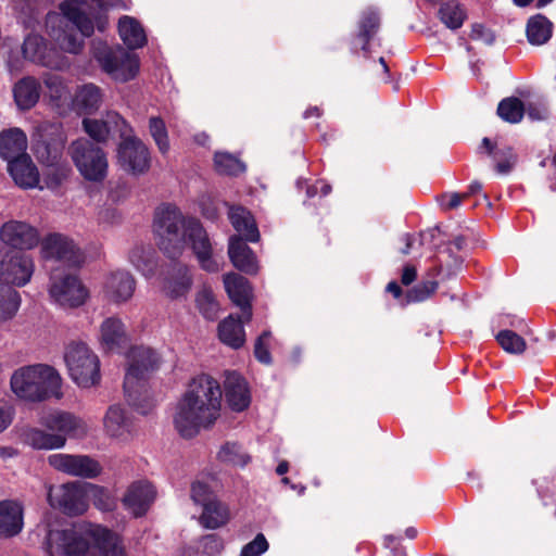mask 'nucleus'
Wrapping results in <instances>:
<instances>
[{"label": "nucleus", "instance_id": "obj_1", "mask_svg": "<svg viewBox=\"0 0 556 556\" xmlns=\"http://www.w3.org/2000/svg\"><path fill=\"white\" fill-rule=\"evenodd\" d=\"M222 389L216 379L200 375L191 380L177 404L174 425L185 439L195 437L201 428L212 427L219 417Z\"/></svg>", "mask_w": 556, "mask_h": 556}, {"label": "nucleus", "instance_id": "obj_2", "mask_svg": "<svg viewBox=\"0 0 556 556\" xmlns=\"http://www.w3.org/2000/svg\"><path fill=\"white\" fill-rule=\"evenodd\" d=\"M43 545L49 556H125L117 535L99 525H90L84 531L75 527L50 529Z\"/></svg>", "mask_w": 556, "mask_h": 556}, {"label": "nucleus", "instance_id": "obj_3", "mask_svg": "<svg viewBox=\"0 0 556 556\" xmlns=\"http://www.w3.org/2000/svg\"><path fill=\"white\" fill-rule=\"evenodd\" d=\"M159 363V355L152 349L136 346L130 351V363L123 387L128 405L141 415L149 414L154 406L148 381Z\"/></svg>", "mask_w": 556, "mask_h": 556}, {"label": "nucleus", "instance_id": "obj_4", "mask_svg": "<svg viewBox=\"0 0 556 556\" xmlns=\"http://www.w3.org/2000/svg\"><path fill=\"white\" fill-rule=\"evenodd\" d=\"M10 384L17 397L30 402H42L50 397L60 399L62 396L61 377L49 365L37 364L23 367L14 371Z\"/></svg>", "mask_w": 556, "mask_h": 556}, {"label": "nucleus", "instance_id": "obj_5", "mask_svg": "<svg viewBox=\"0 0 556 556\" xmlns=\"http://www.w3.org/2000/svg\"><path fill=\"white\" fill-rule=\"evenodd\" d=\"M189 217L180 210L166 204L159 207L154 215L153 228L157 237V247L169 260H178L185 250V229Z\"/></svg>", "mask_w": 556, "mask_h": 556}, {"label": "nucleus", "instance_id": "obj_6", "mask_svg": "<svg viewBox=\"0 0 556 556\" xmlns=\"http://www.w3.org/2000/svg\"><path fill=\"white\" fill-rule=\"evenodd\" d=\"M68 153L86 180L101 182L105 179L109 164L101 147L86 138H79L71 143Z\"/></svg>", "mask_w": 556, "mask_h": 556}, {"label": "nucleus", "instance_id": "obj_7", "mask_svg": "<svg viewBox=\"0 0 556 556\" xmlns=\"http://www.w3.org/2000/svg\"><path fill=\"white\" fill-rule=\"evenodd\" d=\"M64 361L70 377L79 387L90 388L100 382V362L85 343H71L66 348Z\"/></svg>", "mask_w": 556, "mask_h": 556}, {"label": "nucleus", "instance_id": "obj_8", "mask_svg": "<svg viewBox=\"0 0 556 556\" xmlns=\"http://www.w3.org/2000/svg\"><path fill=\"white\" fill-rule=\"evenodd\" d=\"M185 247L192 251L200 268L206 273H217L219 264L214 257V248L208 232L195 217H189L185 229Z\"/></svg>", "mask_w": 556, "mask_h": 556}, {"label": "nucleus", "instance_id": "obj_9", "mask_svg": "<svg viewBox=\"0 0 556 556\" xmlns=\"http://www.w3.org/2000/svg\"><path fill=\"white\" fill-rule=\"evenodd\" d=\"M117 163L128 174H146L151 167L149 148L135 136L126 137L117 147Z\"/></svg>", "mask_w": 556, "mask_h": 556}, {"label": "nucleus", "instance_id": "obj_10", "mask_svg": "<svg viewBox=\"0 0 556 556\" xmlns=\"http://www.w3.org/2000/svg\"><path fill=\"white\" fill-rule=\"evenodd\" d=\"M33 258L21 251H11L0 260V280L3 285L23 287L34 274Z\"/></svg>", "mask_w": 556, "mask_h": 556}, {"label": "nucleus", "instance_id": "obj_11", "mask_svg": "<svg viewBox=\"0 0 556 556\" xmlns=\"http://www.w3.org/2000/svg\"><path fill=\"white\" fill-rule=\"evenodd\" d=\"M49 502L65 515H81L88 507L86 486L80 485L78 482L62 484L49 492Z\"/></svg>", "mask_w": 556, "mask_h": 556}, {"label": "nucleus", "instance_id": "obj_12", "mask_svg": "<svg viewBox=\"0 0 556 556\" xmlns=\"http://www.w3.org/2000/svg\"><path fill=\"white\" fill-rule=\"evenodd\" d=\"M48 464L58 471L88 479L98 477L102 471L99 462L88 455L51 454Z\"/></svg>", "mask_w": 556, "mask_h": 556}, {"label": "nucleus", "instance_id": "obj_13", "mask_svg": "<svg viewBox=\"0 0 556 556\" xmlns=\"http://www.w3.org/2000/svg\"><path fill=\"white\" fill-rule=\"evenodd\" d=\"M42 257L62 263L68 267H79L84 257L72 240L60 233H51L41 243Z\"/></svg>", "mask_w": 556, "mask_h": 556}, {"label": "nucleus", "instance_id": "obj_14", "mask_svg": "<svg viewBox=\"0 0 556 556\" xmlns=\"http://www.w3.org/2000/svg\"><path fill=\"white\" fill-rule=\"evenodd\" d=\"M51 279L50 294L60 305L78 307L86 302L88 291L77 276L67 274L56 279L53 275Z\"/></svg>", "mask_w": 556, "mask_h": 556}, {"label": "nucleus", "instance_id": "obj_15", "mask_svg": "<svg viewBox=\"0 0 556 556\" xmlns=\"http://www.w3.org/2000/svg\"><path fill=\"white\" fill-rule=\"evenodd\" d=\"M40 424L55 434L70 439H83L87 435L88 426L83 418L66 410H53L40 419Z\"/></svg>", "mask_w": 556, "mask_h": 556}, {"label": "nucleus", "instance_id": "obj_16", "mask_svg": "<svg viewBox=\"0 0 556 556\" xmlns=\"http://www.w3.org/2000/svg\"><path fill=\"white\" fill-rule=\"evenodd\" d=\"M0 239L7 245L22 251L35 248L39 242V233L25 222L9 220L0 228Z\"/></svg>", "mask_w": 556, "mask_h": 556}, {"label": "nucleus", "instance_id": "obj_17", "mask_svg": "<svg viewBox=\"0 0 556 556\" xmlns=\"http://www.w3.org/2000/svg\"><path fill=\"white\" fill-rule=\"evenodd\" d=\"M84 131L94 141L96 144L106 143L110 135L119 131L124 135L126 121L121 114L114 111L106 112L104 118L85 117L81 122Z\"/></svg>", "mask_w": 556, "mask_h": 556}, {"label": "nucleus", "instance_id": "obj_18", "mask_svg": "<svg viewBox=\"0 0 556 556\" xmlns=\"http://www.w3.org/2000/svg\"><path fill=\"white\" fill-rule=\"evenodd\" d=\"M225 289L231 302L238 306L245 320L252 318V287L249 280L236 273L224 277Z\"/></svg>", "mask_w": 556, "mask_h": 556}, {"label": "nucleus", "instance_id": "obj_19", "mask_svg": "<svg viewBox=\"0 0 556 556\" xmlns=\"http://www.w3.org/2000/svg\"><path fill=\"white\" fill-rule=\"evenodd\" d=\"M155 494L156 492L150 482L135 481L128 486L122 502L125 508L138 518L147 514Z\"/></svg>", "mask_w": 556, "mask_h": 556}, {"label": "nucleus", "instance_id": "obj_20", "mask_svg": "<svg viewBox=\"0 0 556 556\" xmlns=\"http://www.w3.org/2000/svg\"><path fill=\"white\" fill-rule=\"evenodd\" d=\"M225 399L231 410L243 412L251 404L248 381L237 371L226 374L224 381Z\"/></svg>", "mask_w": 556, "mask_h": 556}, {"label": "nucleus", "instance_id": "obj_21", "mask_svg": "<svg viewBox=\"0 0 556 556\" xmlns=\"http://www.w3.org/2000/svg\"><path fill=\"white\" fill-rule=\"evenodd\" d=\"M228 207V218L243 241L257 242L260 240V231L255 218L252 213L242 205H233L225 202Z\"/></svg>", "mask_w": 556, "mask_h": 556}, {"label": "nucleus", "instance_id": "obj_22", "mask_svg": "<svg viewBox=\"0 0 556 556\" xmlns=\"http://www.w3.org/2000/svg\"><path fill=\"white\" fill-rule=\"evenodd\" d=\"M240 236H230L228 255L232 265L248 275H255L258 270L257 258L253 250Z\"/></svg>", "mask_w": 556, "mask_h": 556}, {"label": "nucleus", "instance_id": "obj_23", "mask_svg": "<svg viewBox=\"0 0 556 556\" xmlns=\"http://www.w3.org/2000/svg\"><path fill=\"white\" fill-rule=\"evenodd\" d=\"M24 508L14 500L0 501V538H13L24 526Z\"/></svg>", "mask_w": 556, "mask_h": 556}, {"label": "nucleus", "instance_id": "obj_24", "mask_svg": "<svg viewBox=\"0 0 556 556\" xmlns=\"http://www.w3.org/2000/svg\"><path fill=\"white\" fill-rule=\"evenodd\" d=\"M136 290V280L128 273L117 270L112 273L105 281L104 294L114 303H124L131 299Z\"/></svg>", "mask_w": 556, "mask_h": 556}, {"label": "nucleus", "instance_id": "obj_25", "mask_svg": "<svg viewBox=\"0 0 556 556\" xmlns=\"http://www.w3.org/2000/svg\"><path fill=\"white\" fill-rule=\"evenodd\" d=\"M8 172L14 182L23 188H35L39 184V172L28 154L22 155L15 160H10L8 163Z\"/></svg>", "mask_w": 556, "mask_h": 556}, {"label": "nucleus", "instance_id": "obj_26", "mask_svg": "<svg viewBox=\"0 0 556 556\" xmlns=\"http://www.w3.org/2000/svg\"><path fill=\"white\" fill-rule=\"evenodd\" d=\"M242 314L235 317L230 314L223 319L217 327L218 339L231 349L238 350L245 343V331L243 325L249 323Z\"/></svg>", "mask_w": 556, "mask_h": 556}, {"label": "nucleus", "instance_id": "obj_27", "mask_svg": "<svg viewBox=\"0 0 556 556\" xmlns=\"http://www.w3.org/2000/svg\"><path fill=\"white\" fill-rule=\"evenodd\" d=\"M24 65L50 66L51 53L47 49L45 39L40 35H28L22 46Z\"/></svg>", "mask_w": 556, "mask_h": 556}, {"label": "nucleus", "instance_id": "obj_28", "mask_svg": "<svg viewBox=\"0 0 556 556\" xmlns=\"http://www.w3.org/2000/svg\"><path fill=\"white\" fill-rule=\"evenodd\" d=\"M27 137L20 128H10L0 134V156L8 163L26 153Z\"/></svg>", "mask_w": 556, "mask_h": 556}, {"label": "nucleus", "instance_id": "obj_29", "mask_svg": "<svg viewBox=\"0 0 556 556\" xmlns=\"http://www.w3.org/2000/svg\"><path fill=\"white\" fill-rule=\"evenodd\" d=\"M13 97L17 108L28 111L34 108L40 97V85L33 77H24L14 85Z\"/></svg>", "mask_w": 556, "mask_h": 556}, {"label": "nucleus", "instance_id": "obj_30", "mask_svg": "<svg viewBox=\"0 0 556 556\" xmlns=\"http://www.w3.org/2000/svg\"><path fill=\"white\" fill-rule=\"evenodd\" d=\"M118 33L129 49H138L146 45L147 36L141 24L134 17L125 15L119 18Z\"/></svg>", "mask_w": 556, "mask_h": 556}, {"label": "nucleus", "instance_id": "obj_31", "mask_svg": "<svg viewBox=\"0 0 556 556\" xmlns=\"http://www.w3.org/2000/svg\"><path fill=\"white\" fill-rule=\"evenodd\" d=\"M24 442L36 450L62 448L66 439L61 434L48 433L38 428H28L23 432Z\"/></svg>", "mask_w": 556, "mask_h": 556}, {"label": "nucleus", "instance_id": "obj_32", "mask_svg": "<svg viewBox=\"0 0 556 556\" xmlns=\"http://www.w3.org/2000/svg\"><path fill=\"white\" fill-rule=\"evenodd\" d=\"M379 27L380 18L378 13L370 9L363 11L357 22L355 45L365 50L369 41L377 34Z\"/></svg>", "mask_w": 556, "mask_h": 556}, {"label": "nucleus", "instance_id": "obj_33", "mask_svg": "<svg viewBox=\"0 0 556 556\" xmlns=\"http://www.w3.org/2000/svg\"><path fill=\"white\" fill-rule=\"evenodd\" d=\"M102 102V93L98 86L86 84L81 86L75 93L74 105L84 114L94 113Z\"/></svg>", "mask_w": 556, "mask_h": 556}, {"label": "nucleus", "instance_id": "obj_34", "mask_svg": "<svg viewBox=\"0 0 556 556\" xmlns=\"http://www.w3.org/2000/svg\"><path fill=\"white\" fill-rule=\"evenodd\" d=\"M63 142L55 138H41L37 140L33 147L35 156L37 157L39 163H41L45 166L63 161Z\"/></svg>", "mask_w": 556, "mask_h": 556}, {"label": "nucleus", "instance_id": "obj_35", "mask_svg": "<svg viewBox=\"0 0 556 556\" xmlns=\"http://www.w3.org/2000/svg\"><path fill=\"white\" fill-rule=\"evenodd\" d=\"M202 509L200 523L206 529H218L229 520V509L218 498Z\"/></svg>", "mask_w": 556, "mask_h": 556}, {"label": "nucleus", "instance_id": "obj_36", "mask_svg": "<svg viewBox=\"0 0 556 556\" xmlns=\"http://www.w3.org/2000/svg\"><path fill=\"white\" fill-rule=\"evenodd\" d=\"M526 31L528 41L531 45L541 46L551 39L553 24L545 16L538 14L528 21Z\"/></svg>", "mask_w": 556, "mask_h": 556}, {"label": "nucleus", "instance_id": "obj_37", "mask_svg": "<svg viewBox=\"0 0 556 556\" xmlns=\"http://www.w3.org/2000/svg\"><path fill=\"white\" fill-rule=\"evenodd\" d=\"M191 286L192 278L188 274V268L186 266H179L177 276L166 279L164 291L169 299L176 300L185 296L191 289Z\"/></svg>", "mask_w": 556, "mask_h": 556}, {"label": "nucleus", "instance_id": "obj_38", "mask_svg": "<svg viewBox=\"0 0 556 556\" xmlns=\"http://www.w3.org/2000/svg\"><path fill=\"white\" fill-rule=\"evenodd\" d=\"M72 167L66 161H60L46 165L43 169V182L50 190L59 189L71 176Z\"/></svg>", "mask_w": 556, "mask_h": 556}, {"label": "nucleus", "instance_id": "obj_39", "mask_svg": "<svg viewBox=\"0 0 556 556\" xmlns=\"http://www.w3.org/2000/svg\"><path fill=\"white\" fill-rule=\"evenodd\" d=\"M214 166L218 174L237 177L247 170V165L236 155L228 152H216Z\"/></svg>", "mask_w": 556, "mask_h": 556}, {"label": "nucleus", "instance_id": "obj_40", "mask_svg": "<svg viewBox=\"0 0 556 556\" xmlns=\"http://www.w3.org/2000/svg\"><path fill=\"white\" fill-rule=\"evenodd\" d=\"M21 303L20 293L11 286L0 282V321L11 319Z\"/></svg>", "mask_w": 556, "mask_h": 556}, {"label": "nucleus", "instance_id": "obj_41", "mask_svg": "<svg viewBox=\"0 0 556 556\" xmlns=\"http://www.w3.org/2000/svg\"><path fill=\"white\" fill-rule=\"evenodd\" d=\"M86 498L90 500L94 507L102 511H112L116 507V500L111 492L101 485L87 483Z\"/></svg>", "mask_w": 556, "mask_h": 556}, {"label": "nucleus", "instance_id": "obj_42", "mask_svg": "<svg viewBox=\"0 0 556 556\" xmlns=\"http://www.w3.org/2000/svg\"><path fill=\"white\" fill-rule=\"evenodd\" d=\"M101 338L109 349L118 346L125 338L124 325L121 319L106 318L101 325Z\"/></svg>", "mask_w": 556, "mask_h": 556}, {"label": "nucleus", "instance_id": "obj_43", "mask_svg": "<svg viewBox=\"0 0 556 556\" xmlns=\"http://www.w3.org/2000/svg\"><path fill=\"white\" fill-rule=\"evenodd\" d=\"M195 305L200 314L207 320H215L218 315L219 304L208 287H203L195 296Z\"/></svg>", "mask_w": 556, "mask_h": 556}, {"label": "nucleus", "instance_id": "obj_44", "mask_svg": "<svg viewBox=\"0 0 556 556\" xmlns=\"http://www.w3.org/2000/svg\"><path fill=\"white\" fill-rule=\"evenodd\" d=\"M217 458L222 463L241 467L245 466L251 459L243 452L242 446L236 442H226L217 453Z\"/></svg>", "mask_w": 556, "mask_h": 556}, {"label": "nucleus", "instance_id": "obj_45", "mask_svg": "<svg viewBox=\"0 0 556 556\" xmlns=\"http://www.w3.org/2000/svg\"><path fill=\"white\" fill-rule=\"evenodd\" d=\"M441 21L452 29L460 27L465 21L466 13L460 4L454 0L444 2L439 11Z\"/></svg>", "mask_w": 556, "mask_h": 556}, {"label": "nucleus", "instance_id": "obj_46", "mask_svg": "<svg viewBox=\"0 0 556 556\" xmlns=\"http://www.w3.org/2000/svg\"><path fill=\"white\" fill-rule=\"evenodd\" d=\"M498 116L507 123H518L523 117V105L516 98L504 99L497 106Z\"/></svg>", "mask_w": 556, "mask_h": 556}, {"label": "nucleus", "instance_id": "obj_47", "mask_svg": "<svg viewBox=\"0 0 556 556\" xmlns=\"http://www.w3.org/2000/svg\"><path fill=\"white\" fill-rule=\"evenodd\" d=\"M190 497L195 505H200L203 508L208 506L207 504L213 503L217 500V496L213 492L211 485L207 482L195 480L190 486Z\"/></svg>", "mask_w": 556, "mask_h": 556}, {"label": "nucleus", "instance_id": "obj_48", "mask_svg": "<svg viewBox=\"0 0 556 556\" xmlns=\"http://www.w3.org/2000/svg\"><path fill=\"white\" fill-rule=\"evenodd\" d=\"M496 339L502 349L510 354H521L527 346L523 338L510 330L501 331Z\"/></svg>", "mask_w": 556, "mask_h": 556}, {"label": "nucleus", "instance_id": "obj_49", "mask_svg": "<svg viewBox=\"0 0 556 556\" xmlns=\"http://www.w3.org/2000/svg\"><path fill=\"white\" fill-rule=\"evenodd\" d=\"M126 417L124 409L118 405H112L109 407L104 417V427L108 433L112 437L121 434V430L125 425Z\"/></svg>", "mask_w": 556, "mask_h": 556}, {"label": "nucleus", "instance_id": "obj_50", "mask_svg": "<svg viewBox=\"0 0 556 556\" xmlns=\"http://www.w3.org/2000/svg\"><path fill=\"white\" fill-rule=\"evenodd\" d=\"M149 129L160 152L166 154L169 150V141L164 121L161 117H151L149 121Z\"/></svg>", "mask_w": 556, "mask_h": 556}, {"label": "nucleus", "instance_id": "obj_51", "mask_svg": "<svg viewBox=\"0 0 556 556\" xmlns=\"http://www.w3.org/2000/svg\"><path fill=\"white\" fill-rule=\"evenodd\" d=\"M45 84L48 88L49 97L52 101L60 102L66 98L68 90L60 76L48 72L45 78Z\"/></svg>", "mask_w": 556, "mask_h": 556}, {"label": "nucleus", "instance_id": "obj_52", "mask_svg": "<svg viewBox=\"0 0 556 556\" xmlns=\"http://www.w3.org/2000/svg\"><path fill=\"white\" fill-rule=\"evenodd\" d=\"M270 336L271 333L269 331H263L254 343V356L260 363L264 365L270 364L273 359L269 352Z\"/></svg>", "mask_w": 556, "mask_h": 556}, {"label": "nucleus", "instance_id": "obj_53", "mask_svg": "<svg viewBox=\"0 0 556 556\" xmlns=\"http://www.w3.org/2000/svg\"><path fill=\"white\" fill-rule=\"evenodd\" d=\"M93 54L100 61L103 70H115L116 59L114 51L104 42L93 45Z\"/></svg>", "mask_w": 556, "mask_h": 556}, {"label": "nucleus", "instance_id": "obj_54", "mask_svg": "<svg viewBox=\"0 0 556 556\" xmlns=\"http://www.w3.org/2000/svg\"><path fill=\"white\" fill-rule=\"evenodd\" d=\"M269 547V544L263 533L256 534V536L245 544L240 553V556H261Z\"/></svg>", "mask_w": 556, "mask_h": 556}, {"label": "nucleus", "instance_id": "obj_55", "mask_svg": "<svg viewBox=\"0 0 556 556\" xmlns=\"http://www.w3.org/2000/svg\"><path fill=\"white\" fill-rule=\"evenodd\" d=\"M200 542L202 544L203 552L208 556L218 554L224 548L223 539L216 533L203 535Z\"/></svg>", "mask_w": 556, "mask_h": 556}, {"label": "nucleus", "instance_id": "obj_56", "mask_svg": "<svg viewBox=\"0 0 556 556\" xmlns=\"http://www.w3.org/2000/svg\"><path fill=\"white\" fill-rule=\"evenodd\" d=\"M437 288L435 282H427L410 290L407 294L408 300L412 302H420L427 299Z\"/></svg>", "mask_w": 556, "mask_h": 556}, {"label": "nucleus", "instance_id": "obj_57", "mask_svg": "<svg viewBox=\"0 0 556 556\" xmlns=\"http://www.w3.org/2000/svg\"><path fill=\"white\" fill-rule=\"evenodd\" d=\"M14 415V407L9 402L0 400V433L10 427Z\"/></svg>", "mask_w": 556, "mask_h": 556}, {"label": "nucleus", "instance_id": "obj_58", "mask_svg": "<svg viewBox=\"0 0 556 556\" xmlns=\"http://www.w3.org/2000/svg\"><path fill=\"white\" fill-rule=\"evenodd\" d=\"M517 163V156L510 148L503 151V160L496 165V170L500 174H508L515 164Z\"/></svg>", "mask_w": 556, "mask_h": 556}, {"label": "nucleus", "instance_id": "obj_59", "mask_svg": "<svg viewBox=\"0 0 556 556\" xmlns=\"http://www.w3.org/2000/svg\"><path fill=\"white\" fill-rule=\"evenodd\" d=\"M379 83L389 84L393 90H397L401 83L407 80V77L403 78L399 72H379L377 77Z\"/></svg>", "mask_w": 556, "mask_h": 556}, {"label": "nucleus", "instance_id": "obj_60", "mask_svg": "<svg viewBox=\"0 0 556 556\" xmlns=\"http://www.w3.org/2000/svg\"><path fill=\"white\" fill-rule=\"evenodd\" d=\"M470 37L476 40H478V39H483L485 41L493 40V35L491 34V31L481 24L472 25Z\"/></svg>", "mask_w": 556, "mask_h": 556}, {"label": "nucleus", "instance_id": "obj_61", "mask_svg": "<svg viewBox=\"0 0 556 556\" xmlns=\"http://www.w3.org/2000/svg\"><path fill=\"white\" fill-rule=\"evenodd\" d=\"M462 195L458 194V193H448V194H444L442 197V203L441 205L445 208V210H451V208H455L457 206H459V204L462 203Z\"/></svg>", "mask_w": 556, "mask_h": 556}, {"label": "nucleus", "instance_id": "obj_62", "mask_svg": "<svg viewBox=\"0 0 556 556\" xmlns=\"http://www.w3.org/2000/svg\"><path fill=\"white\" fill-rule=\"evenodd\" d=\"M416 276H417L416 268L414 266L406 265L403 268V273H402V278H401L402 283L405 286L410 285L416 279Z\"/></svg>", "mask_w": 556, "mask_h": 556}, {"label": "nucleus", "instance_id": "obj_63", "mask_svg": "<svg viewBox=\"0 0 556 556\" xmlns=\"http://www.w3.org/2000/svg\"><path fill=\"white\" fill-rule=\"evenodd\" d=\"M114 80L126 83L135 79L138 72H108Z\"/></svg>", "mask_w": 556, "mask_h": 556}, {"label": "nucleus", "instance_id": "obj_64", "mask_svg": "<svg viewBox=\"0 0 556 556\" xmlns=\"http://www.w3.org/2000/svg\"><path fill=\"white\" fill-rule=\"evenodd\" d=\"M202 214L205 218L214 222L218 218V211L217 208L212 204H204L202 205Z\"/></svg>", "mask_w": 556, "mask_h": 556}]
</instances>
